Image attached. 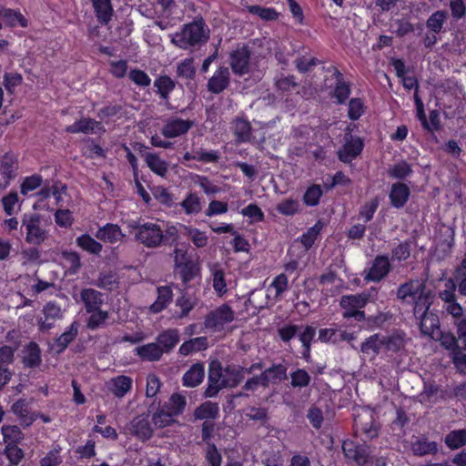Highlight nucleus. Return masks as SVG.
<instances>
[{
  "label": "nucleus",
  "instance_id": "1",
  "mask_svg": "<svg viewBox=\"0 0 466 466\" xmlns=\"http://www.w3.org/2000/svg\"><path fill=\"white\" fill-rule=\"evenodd\" d=\"M248 370L244 369H222L218 360L209 364L208 386L205 391L206 397H214L219 390L227 387H235L243 378ZM250 371H248L249 373Z\"/></svg>",
  "mask_w": 466,
  "mask_h": 466
},
{
  "label": "nucleus",
  "instance_id": "2",
  "mask_svg": "<svg viewBox=\"0 0 466 466\" xmlns=\"http://www.w3.org/2000/svg\"><path fill=\"white\" fill-rule=\"evenodd\" d=\"M209 29L202 20L187 24L175 34L170 35L171 43L178 48L188 49L208 41Z\"/></svg>",
  "mask_w": 466,
  "mask_h": 466
},
{
  "label": "nucleus",
  "instance_id": "3",
  "mask_svg": "<svg viewBox=\"0 0 466 466\" xmlns=\"http://www.w3.org/2000/svg\"><path fill=\"white\" fill-rule=\"evenodd\" d=\"M404 341L400 337H385L375 334L361 344V353L364 359L373 360L384 351H395L403 347Z\"/></svg>",
  "mask_w": 466,
  "mask_h": 466
},
{
  "label": "nucleus",
  "instance_id": "4",
  "mask_svg": "<svg viewBox=\"0 0 466 466\" xmlns=\"http://www.w3.org/2000/svg\"><path fill=\"white\" fill-rule=\"evenodd\" d=\"M175 267L177 272L186 283L200 275L201 267L198 259L183 249L175 251Z\"/></svg>",
  "mask_w": 466,
  "mask_h": 466
},
{
  "label": "nucleus",
  "instance_id": "5",
  "mask_svg": "<svg viewBox=\"0 0 466 466\" xmlns=\"http://www.w3.org/2000/svg\"><path fill=\"white\" fill-rule=\"evenodd\" d=\"M128 228L136 230V238L147 247H157L162 242L163 232L157 223L148 222L136 226L132 222L128 224Z\"/></svg>",
  "mask_w": 466,
  "mask_h": 466
},
{
  "label": "nucleus",
  "instance_id": "6",
  "mask_svg": "<svg viewBox=\"0 0 466 466\" xmlns=\"http://www.w3.org/2000/svg\"><path fill=\"white\" fill-rule=\"evenodd\" d=\"M234 319V310L228 304H223L207 316L205 327L214 332L222 331Z\"/></svg>",
  "mask_w": 466,
  "mask_h": 466
},
{
  "label": "nucleus",
  "instance_id": "7",
  "mask_svg": "<svg viewBox=\"0 0 466 466\" xmlns=\"http://www.w3.org/2000/svg\"><path fill=\"white\" fill-rule=\"evenodd\" d=\"M287 369L283 365H277L265 370L260 377H253L246 382L247 390H257L268 383H275L286 377Z\"/></svg>",
  "mask_w": 466,
  "mask_h": 466
},
{
  "label": "nucleus",
  "instance_id": "8",
  "mask_svg": "<svg viewBox=\"0 0 466 466\" xmlns=\"http://www.w3.org/2000/svg\"><path fill=\"white\" fill-rule=\"evenodd\" d=\"M23 225L26 230V242L30 244H40L46 237V233L39 227V217L35 214H25Z\"/></svg>",
  "mask_w": 466,
  "mask_h": 466
},
{
  "label": "nucleus",
  "instance_id": "9",
  "mask_svg": "<svg viewBox=\"0 0 466 466\" xmlns=\"http://www.w3.org/2000/svg\"><path fill=\"white\" fill-rule=\"evenodd\" d=\"M366 295H349L342 297L340 300L341 307L345 309V317H354L358 320L364 318V312L360 309L367 303Z\"/></svg>",
  "mask_w": 466,
  "mask_h": 466
},
{
  "label": "nucleus",
  "instance_id": "10",
  "mask_svg": "<svg viewBox=\"0 0 466 466\" xmlns=\"http://www.w3.org/2000/svg\"><path fill=\"white\" fill-rule=\"evenodd\" d=\"M42 314L43 316L37 317V325L42 331L52 329L55 322L63 317L61 308L54 302L46 303L42 309Z\"/></svg>",
  "mask_w": 466,
  "mask_h": 466
},
{
  "label": "nucleus",
  "instance_id": "11",
  "mask_svg": "<svg viewBox=\"0 0 466 466\" xmlns=\"http://www.w3.org/2000/svg\"><path fill=\"white\" fill-rule=\"evenodd\" d=\"M17 170L18 159L15 155L8 153L0 159V175L3 179L1 186L3 187H6L11 180L16 177Z\"/></svg>",
  "mask_w": 466,
  "mask_h": 466
},
{
  "label": "nucleus",
  "instance_id": "12",
  "mask_svg": "<svg viewBox=\"0 0 466 466\" xmlns=\"http://www.w3.org/2000/svg\"><path fill=\"white\" fill-rule=\"evenodd\" d=\"M230 66L232 71L240 76L245 75L251 70L249 53L245 46L232 52L230 56Z\"/></svg>",
  "mask_w": 466,
  "mask_h": 466
},
{
  "label": "nucleus",
  "instance_id": "13",
  "mask_svg": "<svg viewBox=\"0 0 466 466\" xmlns=\"http://www.w3.org/2000/svg\"><path fill=\"white\" fill-rule=\"evenodd\" d=\"M363 148L362 140L358 137L347 135L345 144L339 150V157L343 162H350Z\"/></svg>",
  "mask_w": 466,
  "mask_h": 466
},
{
  "label": "nucleus",
  "instance_id": "14",
  "mask_svg": "<svg viewBox=\"0 0 466 466\" xmlns=\"http://www.w3.org/2000/svg\"><path fill=\"white\" fill-rule=\"evenodd\" d=\"M435 339L440 340L442 346L452 351V359L455 366L457 369L464 371L466 369V353L461 350H455L457 348L456 339L452 335L442 334L441 332V337Z\"/></svg>",
  "mask_w": 466,
  "mask_h": 466
},
{
  "label": "nucleus",
  "instance_id": "15",
  "mask_svg": "<svg viewBox=\"0 0 466 466\" xmlns=\"http://www.w3.org/2000/svg\"><path fill=\"white\" fill-rule=\"evenodd\" d=\"M342 450L346 458L356 461L358 465H363L368 461L367 448L357 444L354 441H345L342 444Z\"/></svg>",
  "mask_w": 466,
  "mask_h": 466
},
{
  "label": "nucleus",
  "instance_id": "16",
  "mask_svg": "<svg viewBox=\"0 0 466 466\" xmlns=\"http://www.w3.org/2000/svg\"><path fill=\"white\" fill-rule=\"evenodd\" d=\"M208 269L211 274L212 287L218 296L222 297L228 292V282L226 274L220 264H208Z\"/></svg>",
  "mask_w": 466,
  "mask_h": 466
},
{
  "label": "nucleus",
  "instance_id": "17",
  "mask_svg": "<svg viewBox=\"0 0 466 466\" xmlns=\"http://www.w3.org/2000/svg\"><path fill=\"white\" fill-rule=\"evenodd\" d=\"M133 385V380L125 375H119L107 381L108 390L117 398H123L130 391Z\"/></svg>",
  "mask_w": 466,
  "mask_h": 466
},
{
  "label": "nucleus",
  "instance_id": "18",
  "mask_svg": "<svg viewBox=\"0 0 466 466\" xmlns=\"http://www.w3.org/2000/svg\"><path fill=\"white\" fill-rule=\"evenodd\" d=\"M390 270V262L386 257H378L369 268L365 279L370 281H380Z\"/></svg>",
  "mask_w": 466,
  "mask_h": 466
},
{
  "label": "nucleus",
  "instance_id": "19",
  "mask_svg": "<svg viewBox=\"0 0 466 466\" xmlns=\"http://www.w3.org/2000/svg\"><path fill=\"white\" fill-rule=\"evenodd\" d=\"M96 237L102 241L114 244L121 241L126 235L116 224L108 223L97 230Z\"/></svg>",
  "mask_w": 466,
  "mask_h": 466
},
{
  "label": "nucleus",
  "instance_id": "20",
  "mask_svg": "<svg viewBox=\"0 0 466 466\" xmlns=\"http://www.w3.org/2000/svg\"><path fill=\"white\" fill-rule=\"evenodd\" d=\"M289 284L285 274L278 275L267 289V299L269 302H275L287 290Z\"/></svg>",
  "mask_w": 466,
  "mask_h": 466
},
{
  "label": "nucleus",
  "instance_id": "21",
  "mask_svg": "<svg viewBox=\"0 0 466 466\" xmlns=\"http://www.w3.org/2000/svg\"><path fill=\"white\" fill-rule=\"evenodd\" d=\"M420 325V330L424 335L431 339H439L441 337L440 320L435 315L426 313Z\"/></svg>",
  "mask_w": 466,
  "mask_h": 466
},
{
  "label": "nucleus",
  "instance_id": "22",
  "mask_svg": "<svg viewBox=\"0 0 466 466\" xmlns=\"http://www.w3.org/2000/svg\"><path fill=\"white\" fill-rule=\"evenodd\" d=\"M192 123L187 120L173 119L168 121L163 128V135L166 137H176L188 131Z\"/></svg>",
  "mask_w": 466,
  "mask_h": 466
},
{
  "label": "nucleus",
  "instance_id": "23",
  "mask_svg": "<svg viewBox=\"0 0 466 466\" xmlns=\"http://www.w3.org/2000/svg\"><path fill=\"white\" fill-rule=\"evenodd\" d=\"M130 431L137 438L145 441L151 437L153 430L147 417L138 416L131 422Z\"/></svg>",
  "mask_w": 466,
  "mask_h": 466
},
{
  "label": "nucleus",
  "instance_id": "24",
  "mask_svg": "<svg viewBox=\"0 0 466 466\" xmlns=\"http://www.w3.org/2000/svg\"><path fill=\"white\" fill-rule=\"evenodd\" d=\"M173 298L172 290L169 287L164 286L157 289V298L148 308L151 313L162 311L171 302Z\"/></svg>",
  "mask_w": 466,
  "mask_h": 466
},
{
  "label": "nucleus",
  "instance_id": "25",
  "mask_svg": "<svg viewBox=\"0 0 466 466\" xmlns=\"http://www.w3.org/2000/svg\"><path fill=\"white\" fill-rule=\"evenodd\" d=\"M102 130V127L99 123L89 119L83 118L79 121L75 122L73 125L66 127V131L70 133H98Z\"/></svg>",
  "mask_w": 466,
  "mask_h": 466
},
{
  "label": "nucleus",
  "instance_id": "26",
  "mask_svg": "<svg viewBox=\"0 0 466 466\" xmlns=\"http://www.w3.org/2000/svg\"><path fill=\"white\" fill-rule=\"evenodd\" d=\"M204 375V365L196 363L184 374L183 385L186 387H196L202 382Z\"/></svg>",
  "mask_w": 466,
  "mask_h": 466
},
{
  "label": "nucleus",
  "instance_id": "27",
  "mask_svg": "<svg viewBox=\"0 0 466 466\" xmlns=\"http://www.w3.org/2000/svg\"><path fill=\"white\" fill-rule=\"evenodd\" d=\"M414 100L416 104V109H417V116L418 118L422 122L423 126L427 127L428 129H435L438 128L440 125V117L439 113L436 111L431 112L430 115V123L427 122L424 110H423V104L420 97L418 96L417 93L414 94Z\"/></svg>",
  "mask_w": 466,
  "mask_h": 466
},
{
  "label": "nucleus",
  "instance_id": "28",
  "mask_svg": "<svg viewBox=\"0 0 466 466\" xmlns=\"http://www.w3.org/2000/svg\"><path fill=\"white\" fill-rule=\"evenodd\" d=\"M0 20L6 25L25 27L27 21L25 16L18 11L0 7Z\"/></svg>",
  "mask_w": 466,
  "mask_h": 466
},
{
  "label": "nucleus",
  "instance_id": "29",
  "mask_svg": "<svg viewBox=\"0 0 466 466\" xmlns=\"http://www.w3.org/2000/svg\"><path fill=\"white\" fill-rule=\"evenodd\" d=\"M229 73L227 68H219L208 82V88L213 93H219L226 88L228 83Z\"/></svg>",
  "mask_w": 466,
  "mask_h": 466
},
{
  "label": "nucleus",
  "instance_id": "30",
  "mask_svg": "<svg viewBox=\"0 0 466 466\" xmlns=\"http://www.w3.org/2000/svg\"><path fill=\"white\" fill-rule=\"evenodd\" d=\"M179 340V333L177 329H167L160 333L157 337V344L163 350L167 352L172 350Z\"/></svg>",
  "mask_w": 466,
  "mask_h": 466
},
{
  "label": "nucleus",
  "instance_id": "31",
  "mask_svg": "<svg viewBox=\"0 0 466 466\" xmlns=\"http://www.w3.org/2000/svg\"><path fill=\"white\" fill-rule=\"evenodd\" d=\"M146 163L152 172L162 177H166L168 171V163L156 154H147Z\"/></svg>",
  "mask_w": 466,
  "mask_h": 466
},
{
  "label": "nucleus",
  "instance_id": "32",
  "mask_svg": "<svg viewBox=\"0 0 466 466\" xmlns=\"http://www.w3.org/2000/svg\"><path fill=\"white\" fill-rule=\"evenodd\" d=\"M137 355L143 360L154 361L160 359L163 350L157 343H148L136 348Z\"/></svg>",
  "mask_w": 466,
  "mask_h": 466
},
{
  "label": "nucleus",
  "instance_id": "33",
  "mask_svg": "<svg viewBox=\"0 0 466 466\" xmlns=\"http://www.w3.org/2000/svg\"><path fill=\"white\" fill-rule=\"evenodd\" d=\"M99 21L107 23L112 16L111 0H91Z\"/></svg>",
  "mask_w": 466,
  "mask_h": 466
},
{
  "label": "nucleus",
  "instance_id": "34",
  "mask_svg": "<svg viewBox=\"0 0 466 466\" xmlns=\"http://www.w3.org/2000/svg\"><path fill=\"white\" fill-rule=\"evenodd\" d=\"M81 299L85 303L87 312L98 309L102 303L99 292L92 289H83L81 292Z\"/></svg>",
  "mask_w": 466,
  "mask_h": 466
},
{
  "label": "nucleus",
  "instance_id": "35",
  "mask_svg": "<svg viewBox=\"0 0 466 466\" xmlns=\"http://www.w3.org/2000/svg\"><path fill=\"white\" fill-rule=\"evenodd\" d=\"M185 235L192 241L197 248H204L208 243V237L205 231L188 226H181Z\"/></svg>",
  "mask_w": 466,
  "mask_h": 466
},
{
  "label": "nucleus",
  "instance_id": "36",
  "mask_svg": "<svg viewBox=\"0 0 466 466\" xmlns=\"http://www.w3.org/2000/svg\"><path fill=\"white\" fill-rule=\"evenodd\" d=\"M76 244L83 250L90 254L98 255L102 251V245L87 234L78 237Z\"/></svg>",
  "mask_w": 466,
  "mask_h": 466
},
{
  "label": "nucleus",
  "instance_id": "37",
  "mask_svg": "<svg viewBox=\"0 0 466 466\" xmlns=\"http://www.w3.org/2000/svg\"><path fill=\"white\" fill-rule=\"evenodd\" d=\"M180 206L187 215H197L201 210L200 198L196 193H188Z\"/></svg>",
  "mask_w": 466,
  "mask_h": 466
},
{
  "label": "nucleus",
  "instance_id": "38",
  "mask_svg": "<svg viewBox=\"0 0 466 466\" xmlns=\"http://www.w3.org/2000/svg\"><path fill=\"white\" fill-rule=\"evenodd\" d=\"M23 360L28 367L37 366L40 363V350L35 343H29L23 350Z\"/></svg>",
  "mask_w": 466,
  "mask_h": 466
},
{
  "label": "nucleus",
  "instance_id": "39",
  "mask_svg": "<svg viewBox=\"0 0 466 466\" xmlns=\"http://www.w3.org/2000/svg\"><path fill=\"white\" fill-rule=\"evenodd\" d=\"M208 339L205 337H198L184 342L180 348L179 352L182 355H188L194 351H199L207 349Z\"/></svg>",
  "mask_w": 466,
  "mask_h": 466
},
{
  "label": "nucleus",
  "instance_id": "40",
  "mask_svg": "<svg viewBox=\"0 0 466 466\" xmlns=\"http://www.w3.org/2000/svg\"><path fill=\"white\" fill-rule=\"evenodd\" d=\"M12 410L15 414L19 416L21 423L25 426H29L35 420V415L29 412L27 404L23 400H20L14 403V405L12 406Z\"/></svg>",
  "mask_w": 466,
  "mask_h": 466
},
{
  "label": "nucleus",
  "instance_id": "41",
  "mask_svg": "<svg viewBox=\"0 0 466 466\" xmlns=\"http://www.w3.org/2000/svg\"><path fill=\"white\" fill-rule=\"evenodd\" d=\"M390 198L394 207H402L408 199L407 187L404 184H394L392 186Z\"/></svg>",
  "mask_w": 466,
  "mask_h": 466
},
{
  "label": "nucleus",
  "instance_id": "42",
  "mask_svg": "<svg viewBox=\"0 0 466 466\" xmlns=\"http://www.w3.org/2000/svg\"><path fill=\"white\" fill-rule=\"evenodd\" d=\"M446 445L456 450L466 444V430H455L448 433L445 437Z\"/></svg>",
  "mask_w": 466,
  "mask_h": 466
},
{
  "label": "nucleus",
  "instance_id": "43",
  "mask_svg": "<svg viewBox=\"0 0 466 466\" xmlns=\"http://www.w3.org/2000/svg\"><path fill=\"white\" fill-rule=\"evenodd\" d=\"M437 450L438 447L434 441H428L425 439H419L412 442V451L418 455L435 453Z\"/></svg>",
  "mask_w": 466,
  "mask_h": 466
},
{
  "label": "nucleus",
  "instance_id": "44",
  "mask_svg": "<svg viewBox=\"0 0 466 466\" xmlns=\"http://www.w3.org/2000/svg\"><path fill=\"white\" fill-rule=\"evenodd\" d=\"M322 223L319 221L302 235L300 240L306 249H309L313 246L322 229Z\"/></svg>",
  "mask_w": 466,
  "mask_h": 466
},
{
  "label": "nucleus",
  "instance_id": "45",
  "mask_svg": "<svg viewBox=\"0 0 466 466\" xmlns=\"http://www.w3.org/2000/svg\"><path fill=\"white\" fill-rule=\"evenodd\" d=\"M62 265L70 273H75L80 268V258L76 252L66 251L62 254Z\"/></svg>",
  "mask_w": 466,
  "mask_h": 466
},
{
  "label": "nucleus",
  "instance_id": "46",
  "mask_svg": "<svg viewBox=\"0 0 466 466\" xmlns=\"http://www.w3.org/2000/svg\"><path fill=\"white\" fill-rule=\"evenodd\" d=\"M218 406L211 401H207L198 407L195 411V416L198 419H212L218 415Z\"/></svg>",
  "mask_w": 466,
  "mask_h": 466
},
{
  "label": "nucleus",
  "instance_id": "47",
  "mask_svg": "<svg viewBox=\"0 0 466 466\" xmlns=\"http://www.w3.org/2000/svg\"><path fill=\"white\" fill-rule=\"evenodd\" d=\"M185 406V397L181 394L175 393L170 397L167 404L166 405V408L167 409V411H170L172 414L177 416L183 411Z\"/></svg>",
  "mask_w": 466,
  "mask_h": 466
},
{
  "label": "nucleus",
  "instance_id": "48",
  "mask_svg": "<svg viewBox=\"0 0 466 466\" xmlns=\"http://www.w3.org/2000/svg\"><path fill=\"white\" fill-rule=\"evenodd\" d=\"M2 432L6 445L16 444L23 438V433L17 426H4Z\"/></svg>",
  "mask_w": 466,
  "mask_h": 466
},
{
  "label": "nucleus",
  "instance_id": "49",
  "mask_svg": "<svg viewBox=\"0 0 466 466\" xmlns=\"http://www.w3.org/2000/svg\"><path fill=\"white\" fill-rule=\"evenodd\" d=\"M277 209L282 215L292 216L299 211V203L297 199L286 198L278 204Z\"/></svg>",
  "mask_w": 466,
  "mask_h": 466
},
{
  "label": "nucleus",
  "instance_id": "50",
  "mask_svg": "<svg viewBox=\"0 0 466 466\" xmlns=\"http://www.w3.org/2000/svg\"><path fill=\"white\" fill-rule=\"evenodd\" d=\"M43 182V179L38 175H33L24 179L21 185V193L24 196H29L31 192L38 188Z\"/></svg>",
  "mask_w": 466,
  "mask_h": 466
},
{
  "label": "nucleus",
  "instance_id": "51",
  "mask_svg": "<svg viewBox=\"0 0 466 466\" xmlns=\"http://www.w3.org/2000/svg\"><path fill=\"white\" fill-rule=\"evenodd\" d=\"M234 133L238 141H247L250 137L249 123L244 119H237L234 124Z\"/></svg>",
  "mask_w": 466,
  "mask_h": 466
},
{
  "label": "nucleus",
  "instance_id": "52",
  "mask_svg": "<svg viewBox=\"0 0 466 466\" xmlns=\"http://www.w3.org/2000/svg\"><path fill=\"white\" fill-rule=\"evenodd\" d=\"M77 333V329L75 324H72L68 330L64 332L56 341V347L57 351H62L67 345L75 339Z\"/></svg>",
  "mask_w": 466,
  "mask_h": 466
},
{
  "label": "nucleus",
  "instance_id": "53",
  "mask_svg": "<svg viewBox=\"0 0 466 466\" xmlns=\"http://www.w3.org/2000/svg\"><path fill=\"white\" fill-rule=\"evenodd\" d=\"M322 195V189L320 186L313 185L309 187L304 194L303 200L308 206L318 205L319 198Z\"/></svg>",
  "mask_w": 466,
  "mask_h": 466
},
{
  "label": "nucleus",
  "instance_id": "54",
  "mask_svg": "<svg viewBox=\"0 0 466 466\" xmlns=\"http://www.w3.org/2000/svg\"><path fill=\"white\" fill-rule=\"evenodd\" d=\"M228 211V205L227 202L219 200H211L205 211L207 217H214L225 214Z\"/></svg>",
  "mask_w": 466,
  "mask_h": 466
},
{
  "label": "nucleus",
  "instance_id": "55",
  "mask_svg": "<svg viewBox=\"0 0 466 466\" xmlns=\"http://www.w3.org/2000/svg\"><path fill=\"white\" fill-rule=\"evenodd\" d=\"M192 180L196 185H198L207 195H214L219 192V188L206 177L194 175Z\"/></svg>",
  "mask_w": 466,
  "mask_h": 466
},
{
  "label": "nucleus",
  "instance_id": "56",
  "mask_svg": "<svg viewBox=\"0 0 466 466\" xmlns=\"http://www.w3.org/2000/svg\"><path fill=\"white\" fill-rule=\"evenodd\" d=\"M241 214L250 219L251 222H259L264 220V213L256 204H249L241 210Z\"/></svg>",
  "mask_w": 466,
  "mask_h": 466
},
{
  "label": "nucleus",
  "instance_id": "57",
  "mask_svg": "<svg viewBox=\"0 0 466 466\" xmlns=\"http://www.w3.org/2000/svg\"><path fill=\"white\" fill-rule=\"evenodd\" d=\"M446 19V13L443 11H437L428 19L427 26L433 33H439Z\"/></svg>",
  "mask_w": 466,
  "mask_h": 466
},
{
  "label": "nucleus",
  "instance_id": "58",
  "mask_svg": "<svg viewBox=\"0 0 466 466\" xmlns=\"http://www.w3.org/2000/svg\"><path fill=\"white\" fill-rule=\"evenodd\" d=\"M456 284L451 279H448L444 281V289L440 291V298L445 302H451L456 299Z\"/></svg>",
  "mask_w": 466,
  "mask_h": 466
},
{
  "label": "nucleus",
  "instance_id": "59",
  "mask_svg": "<svg viewBox=\"0 0 466 466\" xmlns=\"http://www.w3.org/2000/svg\"><path fill=\"white\" fill-rule=\"evenodd\" d=\"M155 86L161 96L166 97L175 87V83L170 77L163 76L155 81Z\"/></svg>",
  "mask_w": 466,
  "mask_h": 466
},
{
  "label": "nucleus",
  "instance_id": "60",
  "mask_svg": "<svg viewBox=\"0 0 466 466\" xmlns=\"http://www.w3.org/2000/svg\"><path fill=\"white\" fill-rule=\"evenodd\" d=\"M174 416L175 415L172 414L170 411H165L164 410H162L153 416V421L157 427L164 428L172 424L175 421Z\"/></svg>",
  "mask_w": 466,
  "mask_h": 466
},
{
  "label": "nucleus",
  "instance_id": "61",
  "mask_svg": "<svg viewBox=\"0 0 466 466\" xmlns=\"http://www.w3.org/2000/svg\"><path fill=\"white\" fill-rule=\"evenodd\" d=\"M18 194L16 192H10L7 196L2 198V204L5 212L7 215H13L15 211V207L18 206Z\"/></svg>",
  "mask_w": 466,
  "mask_h": 466
},
{
  "label": "nucleus",
  "instance_id": "62",
  "mask_svg": "<svg viewBox=\"0 0 466 466\" xmlns=\"http://www.w3.org/2000/svg\"><path fill=\"white\" fill-rule=\"evenodd\" d=\"M90 317L88 319L87 325L91 329L100 327L107 319L108 315L106 311L100 310L99 308L89 312Z\"/></svg>",
  "mask_w": 466,
  "mask_h": 466
},
{
  "label": "nucleus",
  "instance_id": "63",
  "mask_svg": "<svg viewBox=\"0 0 466 466\" xmlns=\"http://www.w3.org/2000/svg\"><path fill=\"white\" fill-rule=\"evenodd\" d=\"M406 415L404 411H398L397 419L393 421L391 429L393 433L398 437H404L406 435Z\"/></svg>",
  "mask_w": 466,
  "mask_h": 466
},
{
  "label": "nucleus",
  "instance_id": "64",
  "mask_svg": "<svg viewBox=\"0 0 466 466\" xmlns=\"http://www.w3.org/2000/svg\"><path fill=\"white\" fill-rule=\"evenodd\" d=\"M177 75L185 78H192L195 75V66L190 58L183 60L177 66Z\"/></svg>",
  "mask_w": 466,
  "mask_h": 466
}]
</instances>
